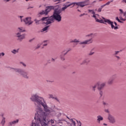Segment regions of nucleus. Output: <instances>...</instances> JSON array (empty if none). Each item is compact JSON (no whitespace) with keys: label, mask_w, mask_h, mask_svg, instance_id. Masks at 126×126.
Listing matches in <instances>:
<instances>
[{"label":"nucleus","mask_w":126,"mask_h":126,"mask_svg":"<svg viewBox=\"0 0 126 126\" xmlns=\"http://www.w3.org/2000/svg\"><path fill=\"white\" fill-rule=\"evenodd\" d=\"M51 113V108L48 107L45 99L40 104L39 107H36L34 119L32 120L31 126H48L46 119Z\"/></svg>","instance_id":"obj_1"},{"label":"nucleus","mask_w":126,"mask_h":126,"mask_svg":"<svg viewBox=\"0 0 126 126\" xmlns=\"http://www.w3.org/2000/svg\"><path fill=\"white\" fill-rule=\"evenodd\" d=\"M62 11H63V10L57 9L54 11L52 16H51L50 17H43L41 19V21L43 23L46 24V25L54 23V22H55V20H56V21H58V22H61L62 21V16H61Z\"/></svg>","instance_id":"obj_2"},{"label":"nucleus","mask_w":126,"mask_h":126,"mask_svg":"<svg viewBox=\"0 0 126 126\" xmlns=\"http://www.w3.org/2000/svg\"><path fill=\"white\" fill-rule=\"evenodd\" d=\"M88 4H90V0H85L83 1L72 3H70V2H66L63 4V6H64V7H62L61 10H62V11H64L67 7H69V6H71V5H73L72 7H73V6H76L77 8H78V7H84V6L88 5Z\"/></svg>","instance_id":"obj_3"},{"label":"nucleus","mask_w":126,"mask_h":126,"mask_svg":"<svg viewBox=\"0 0 126 126\" xmlns=\"http://www.w3.org/2000/svg\"><path fill=\"white\" fill-rule=\"evenodd\" d=\"M31 100L32 101V102H34V104L37 108L40 106V104L44 102V98L41 96H39V95L36 94H33L31 97Z\"/></svg>","instance_id":"obj_4"},{"label":"nucleus","mask_w":126,"mask_h":126,"mask_svg":"<svg viewBox=\"0 0 126 126\" xmlns=\"http://www.w3.org/2000/svg\"><path fill=\"white\" fill-rule=\"evenodd\" d=\"M11 71H15V72H18L23 76V77H24V78H27V79H28L29 78V75H28V72H26L25 71L19 68H11Z\"/></svg>","instance_id":"obj_5"},{"label":"nucleus","mask_w":126,"mask_h":126,"mask_svg":"<svg viewBox=\"0 0 126 126\" xmlns=\"http://www.w3.org/2000/svg\"><path fill=\"white\" fill-rule=\"evenodd\" d=\"M17 31H18L20 32H18L17 33H16V37L18 38V40H19V41H22L23 39L25 38V35L21 34V33H21V32H25V30L24 29V28L22 27L18 28V29H17Z\"/></svg>","instance_id":"obj_6"},{"label":"nucleus","mask_w":126,"mask_h":126,"mask_svg":"<svg viewBox=\"0 0 126 126\" xmlns=\"http://www.w3.org/2000/svg\"><path fill=\"white\" fill-rule=\"evenodd\" d=\"M94 36H95V34L93 33H91L90 34L86 35V37H91V38L90 39L85 40V41L80 42V45H88L89 44H91L93 43V38H94Z\"/></svg>","instance_id":"obj_7"},{"label":"nucleus","mask_w":126,"mask_h":126,"mask_svg":"<svg viewBox=\"0 0 126 126\" xmlns=\"http://www.w3.org/2000/svg\"><path fill=\"white\" fill-rule=\"evenodd\" d=\"M89 12H91L92 14H93L92 16V17L94 18L96 22H99V23H103V24H105V23L103 22V20H99V18H100V15L99 14H97L95 13V12L94 11V10H88Z\"/></svg>","instance_id":"obj_8"},{"label":"nucleus","mask_w":126,"mask_h":126,"mask_svg":"<svg viewBox=\"0 0 126 126\" xmlns=\"http://www.w3.org/2000/svg\"><path fill=\"white\" fill-rule=\"evenodd\" d=\"M102 19H103L104 22H105V23H108L109 25H111L112 29H114V30H117V29H119V27L117 26L115 27L114 25V22H113L111 20L106 19L104 17H102Z\"/></svg>","instance_id":"obj_9"},{"label":"nucleus","mask_w":126,"mask_h":126,"mask_svg":"<svg viewBox=\"0 0 126 126\" xmlns=\"http://www.w3.org/2000/svg\"><path fill=\"white\" fill-rule=\"evenodd\" d=\"M54 8H55L54 6H48L45 10H43L39 12V14L40 15H47L51 11V9H54Z\"/></svg>","instance_id":"obj_10"},{"label":"nucleus","mask_w":126,"mask_h":126,"mask_svg":"<svg viewBox=\"0 0 126 126\" xmlns=\"http://www.w3.org/2000/svg\"><path fill=\"white\" fill-rule=\"evenodd\" d=\"M69 51H71V49L70 48L68 50H64L61 53L60 55V58L61 60V61L65 60V58H64V56H65V55L67 54V53H68Z\"/></svg>","instance_id":"obj_11"},{"label":"nucleus","mask_w":126,"mask_h":126,"mask_svg":"<svg viewBox=\"0 0 126 126\" xmlns=\"http://www.w3.org/2000/svg\"><path fill=\"white\" fill-rule=\"evenodd\" d=\"M108 120L111 124H115V123H116V119H115V117L111 114L108 115Z\"/></svg>","instance_id":"obj_12"},{"label":"nucleus","mask_w":126,"mask_h":126,"mask_svg":"<svg viewBox=\"0 0 126 126\" xmlns=\"http://www.w3.org/2000/svg\"><path fill=\"white\" fill-rule=\"evenodd\" d=\"M24 22H25V24L27 25H31L33 23L31 21V17H27L25 19L23 20Z\"/></svg>","instance_id":"obj_13"},{"label":"nucleus","mask_w":126,"mask_h":126,"mask_svg":"<svg viewBox=\"0 0 126 126\" xmlns=\"http://www.w3.org/2000/svg\"><path fill=\"white\" fill-rule=\"evenodd\" d=\"M96 85L98 86V90L101 91L102 89H103V88H104V87H105V85H106V84L104 83L100 84V82H98L96 83Z\"/></svg>","instance_id":"obj_14"},{"label":"nucleus","mask_w":126,"mask_h":126,"mask_svg":"<svg viewBox=\"0 0 126 126\" xmlns=\"http://www.w3.org/2000/svg\"><path fill=\"white\" fill-rule=\"evenodd\" d=\"M116 75L112 76L108 81V84H112V83H113V81H114V79H116Z\"/></svg>","instance_id":"obj_15"},{"label":"nucleus","mask_w":126,"mask_h":126,"mask_svg":"<svg viewBox=\"0 0 126 126\" xmlns=\"http://www.w3.org/2000/svg\"><path fill=\"white\" fill-rule=\"evenodd\" d=\"M123 16L124 17H125V18H123V17L122 16H120L119 18L120 19V20H122V21H126V11L124 12V13H123Z\"/></svg>","instance_id":"obj_16"},{"label":"nucleus","mask_w":126,"mask_h":126,"mask_svg":"<svg viewBox=\"0 0 126 126\" xmlns=\"http://www.w3.org/2000/svg\"><path fill=\"white\" fill-rule=\"evenodd\" d=\"M89 63H90V60H89V59H85L80 63V64H88Z\"/></svg>","instance_id":"obj_17"},{"label":"nucleus","mask_w":126,"mask_h":126,"mask_svg":"<svg viewBox=\"0 0 126 126\" xmlns=\"http://www.w3.org/2000/svg\"><path fill=\"white\" fill-rule=\"evenodd\" d=\"M103 120H104V119L103 118V117L100 115H98L97 116V121L98 124H100V122H101V121H103Z\"/></svg>","instance_id":"obj_18"},{"label":"nucleus","mask_w":126,"mask_h":126,"mask_svg":"<svg viewBox=\"0 0 126 126\" xmlns=\"http://www.w3.org/2000/svg\"><path fill=\"white\" fill-rule=\"evenodd\" d=\"M49 27H50V26H47L44 27L41 30V32H48V30H49Z\"/></svg>","instance_id":"obj_19"},{"label":"nucleus","mask_w":126,"mask_h":126,"mask_svg":"<svg viewBox=\"0 0 126 126\" xmlns=\"http://www.w3.org/2000/svg\"><path fill=\"white\" fill-rule=\"evenodd\" d=\"M70 122L71 123V126H76V124L75 123V120L70 119Z\"/></svg>","instance_id":"obj_20"},{"label":"nucleus","mask_w":126,"mask_h":126,"mask_svg":"<svg viewBox=\"0 0 126 126\" xmlns=\"http://www.w3.org/2000/svg\"><path fill=\"white\" fill-rule=\"evenodd\" d=\"M18 122H19V120L18 119H17L16 120L10 122L9 124L10 126H12V125H16V124H18Z\"/></svg>","instance_id":"obj_21"},{"label":"nucleus","mask_w":126,"mask_h":126,"mask_svg":"<svg viewBox=\"0 0 126 126\" xmlns=\"http://www.w3.org/2000/svg\"><path fill=\"white\" fill-rule=\"evenodd\" d=\"M48 98L49 99H51V98H52V99H55V100H57V101H58V98L57 97H55V96H54V95L53 94H48Z\"/></svg>","instance_id":"obj_22"},{"label":"nucleus","mask_w":126,"mask_h":126,"mask_svg":"<svg viewBox=\"0 0 126 126\" xmlns=\"http://www.w3.org/2000/svg\"><path fill=\"white\" fill-rule=\"evenodd\" d=\"M59 112H57L55 114V116L57 117V118H60L62 116V113L60 112V110H58Z\"/></svg>","instance_id":"obj_23"},{"label":"nucleus","mask_w":126,"mask_h":126,"mask_svg":"<svg viewBox=\"0 0 126 126\" xmlns=\"http://www.w3.org/2000/svg\"><path fill=\"white\" fill-rule=\"evenodd\" d=\"M80 41H79V39H75L72 41H70V43H79Z\"/></svg>","instance_id":"obj_24"},{"label":"nucleus","mask_w":126,"mask_h":126,"mask_svg":"<svg viewBox=\"0 0 126 126\" xmlns=\"http://www.w3.org/2000/svg\"><path fill=\"white\" fill-rule=\"evenodd\" d=\"M19 51V49H17V50L14 49L11 51V53L15 55V54H17V53H18Z\"/></svg>","instance_id":"obj_25"},{"label":"nucleus","mask_w":126,"mask_h":126,"mask_svg":"<svg viewBox=\"0 0 126 126\" xmlns=\"http://www.w3.org/2000/svg\"><path fill=\"white\" fill-rule=\"evenodd\" d=\"M42 44L43 45V46H47L48 45V41L47 40L44 41L42 43Z\"/></svg>","instance_id":"obj_26"},{"label":"nucleus","mask_w":126,"mask_h":126,"mask_svg":"<svg viewBox=\"0 0 126 126\" xmlns=\"http://www.w3.org/2000/svg\"><path fill=\"white\" fill-rule=\"evenodd\" d=\"M119 11L120 12V16H122V15L124 13V10H123L122 9H119Z\"/></svg>","instance_id":"obj_27"},{"label":"nucleus","mask_w":126,"mask_h":126,"mask_svg":"<svg viewBox=\"0 0 126 126\" xmlns=\"http://www.w3.org/2000/svg\"><path fill=\"white\" fill-rule=\"evenodd\" d=\"M5 123V118H3L2 121L1 122V125H2V126H3V125H4V124Z\"/></svg>","instance_id":"obj_28"},{"label":"nucleus","mask_w":126,"mask_h":126,"mask_svg":"<svg viewBox=\"0 0 126 126\" xmlns=\"http://www.w3.org/2000/svg\"><path fill=\"white\" fill-rule=\"evenodd\" d=\"M97 86H98V85H97V84L96 85L92 86V89H93V91H95V89L96 88V87H97Z\"/></svg>","instance_id":"obj_29"},{"label":"nucleus","mask_w":126,"mask_h":126,"mask_svg":"<svg viewBox=\"0 0 126 126\" xmlns=\"http://www.w3.org/2000/svg\"><path fill=\"white\" fill-rule=\"evenodd\" d=\"M4 55H5L4 53H3V52L0 53V59H1V58H2V57H4Z\"/></svg>","instance_id":"obj_30"},{"label":"nucleus","mask_w":126,"mask_h":126,"mask_svg":"<svg viewBox=\"0 0 126 126\" xmlns=\"http://www.w3.org/2000/svg\"><path fill=\"white\" fill-rule=\"evenodd\" d=\"M116 20H117V21H118V22H119L120 23H123V22L121 21L120 19H119V17H117L116 18Z\"/></svg>","instance_id":"obj_31"},{"label":"nucleus","mask_w":126,"mask_h":126,"mask_svg":"<svg viewBox=\"0 0 126 126\" xmlns=\"http://www.w3.org/2000/svg\"><path fill=\"white\" fill-rule=\"evenodd\" d=\"M40 47H41V44H37V46L35 47V49L37 50V49H39V48H40Z\"/></svg>","instance_id":"obj_32"},{"label":"nucleus","mask_w":126,"mask_h":126,"mask_svg":"<svg viewBox=\"0 0 126 126\" xmlns=\"http://www.w3.org/2000/svg\"><path fill=\"white\" fill-rule=\"evenodd\" d=\"M121 3H123V4H126V0H122Z\"/></svg>","instance_id":"obj_33"},{"label":"nucleus","mask_w":126,"mask_h":126,"mask_svg":"<svg viewBox=\"0 0 126 126\" xmlns=\"http://www.w3.org/2000/svg\"><path fill=\"white\" fill-rule=\"evenodd\" d=\"M56 60H57V58L54 59V58H52L51 59V62H53V63H55V61H56Z\"/></svg>","instance_id":"obj_34"},{"label":"nucleus","mask_w":126,"mask_h":126,"mask_svg":"<svg viewBox=\"0 0 126 126\" xmlns=\"http://www.w3.org/2000/svg\"><path fill=\"white\" fill-rule=\"evenodd\" d=\"M99 94L100 96L102 97V96H103V92L102 91H100Z\"/></svg>","instance_id":"obj_35"},{"label":"nucleus","mask_w":126,"mask_h":126,"mask_svg":"<svg viewBox=\"0 0 126 126\" xmlns=\"http://www.w3.org/2000/svg\"><path fill=\"white\" fill-rule=\"evenodd\" d=\"M102 11V8H99L98 10H97V12H101Z\"/></svg>","instance_id":"obj_36"},{"label":"nucleus","mask_w":126,"mask_h":126,"mask_svg":"<svg viewBox=\"0 0 126 126\" xmlns=\"http://www.w3.org/2000/svg\"><path fill=\"white\" fill-rule=\"evenodd\" d=\"M110 3H111V1H108L107 2H106L105 4V6L106 5H109V4H110Z\"/></svg>","instance_id":"obj_37"},{"label":"nucleus","mask_w":126,"mask_h":126,"mask_svg":"<svg viewBox=\"0 0 126 126\" xmlns=\"http://www.w3.org/2000/svg\"><path fill=\"white\" fill-rule=\"evenodd\" d=\"M34 21H35L36 24H39V22L40 21L37 20L35 19V20H34Z\"/></svg>","instance_id":"obj_38"},{"label":"nucleus","mask_w":126,"mask_h":126,"mask_svg":"<svg viewBox=\"0 0 126 126\" xmlns=\"http://www.w3.org/2000/svg\"><path fill=\"white\" fill-rule=\"evenodd\" d=\"M103 105H104V106H108V103L106 102H103Z\"/></svg>","instance_id":"obj_39"},{"label":"nucleus","mask_w":126,"mask_h":126,"mask_svg":"<svg viewBox=\"0 0 126 126\" xmlns=\"http://www.w3.org/2000/svg\"><path fill=\"white\" fill-rule=\"evenodd\" d=\"M20 63H21L24 66H26V64L24 63L23 62H21Z\"/></svg>","instance_id":"obj_40"},{"label":"nucleus","mask_w":126,"mask_h":126,"mask_svg":"<svg viewBox=\"0 0 126 126\" xmlns=\"http://www.w3.org/2000/svg\"><path fill=\"white\" fill-rule=\"evenodd\" d=\"M93 54H94V52L91 51V52L89 53V55H90V56H92V55H93Z\"/></svg>","instance_id":"obj_41"},{"label":"nucleus","mask_w":126,"mask_h":126,"mask_svg":"<svg viewBox=\"0 0 126 126\" xmlns=\"http://www.w3.org/2000/svg\"><path fill=\"white\" fill-rule=\"evenodd\" d=\"M51 124H54V123H55V121H54V120L53 119H51L50 121Z\"/></svg>","instance_id":"obj_42"},{"label":"nucleus","mask_w":126,"mask_h":126,"mask_svg":"<svg viewBox=\"0 0 126 126\" xmlns=\"http://www.w3.org/2000/svg\"><path fill=\"white\" fill-rule=\"evenodd\" d=\"M104 6H106L105 4H104L101 5V6H100V8H101V9H102V8H103V7H104Z\"/></svg>","instance_id":"obj_43"},{"label":"nucleus","mask_w":126,"mask_h":126,"mask_svg":"<svg viewBox=\"0 0 126 126\" xmlns=\"http://www.w3.org/2000/svg\"><path fill=\"white\" fill-rule=\"evenodd\" d=\"M119 53H120V51H115L114 55H118V54H119Z\"/></svg>","instance_id":"obj_44"},{"label":"nucleus","mask_w":126,"mask_h":126,"mask_svg":"<svg viewBox=\"0 0 126 126\" xmlns=\"http://www.w3.org/2000/svg\"><path fill=\"white\" fill-rule=\"evenodd\" d=\"M58 124L59 125V126H63V122H59L58 123Z\"/></svg>","instance_id":"obj_45"},{"label":"nucleus","mask_w":126,"mask_h":126,"mask_svg":"<svg viewBox=\"0 0 126 126\" xmlns=\"http://www.w3.org/2000/svg\"><path fill=\"white\" fill-rule=\"evenodd\" d=\"M116 58H117L118 59V60H120L121 59V58H120V57L118 56H115Z\"/></svg>","instance_id":"obj_46"},{"label":"nucleus","mask_w":126,"mask_h":126,"mask_svg":"<svg viewBox=\"0 0 126 126\" xmlns=\"http://www.w3.org/2000/svg\"><path fill=\"white\" fill-rule=\"evenodd\" d=\"M83 15H85V13L82 14L80 15V17H81V16H83Z\"/></svg>","instance_id":"obj_47"},{"label":"nucleus","mask_w":126,"mask_h":126,"mask_svg":"<svg viewBox=\"0 0 126 126\" xmlns=\"http://www.w3.org/2000/svg\"><path fill=\"white\" fill-rule=\"evenodd\" d=\"M20 18H21V22H22L23 21V20H22V17H23V16H20Z\"/></svg>","instance_id":"obj_48"},{"label":"nucleus","mask_w":126,"mask_h":126,"mask_svg":"<svg viewBox=\"0 0 126 126\" xmlns=\"http://www.w3.org/2000/svg\"><path fill=\"white\" fill-rule=\"evenodd\" d=\"M105 112H106V113H109V110H108V109H105Z\"/></svg>","instance_id":"obj_49"},{"label":"nucleus","mask_w":126,"mask_h":126,"mask_svg":"<svg viewBox=\"0 0 126 126\" xmlns=\"http://www.w3.org/2000/svg\"><path fill=\"white\" fill-rule=\"evenodd\" d=\"M114 24H115V26H118V24H117V23L116 22H114Z\"/></svg>","instance_id":"obj_50"},{"label":"nucleus","mask_w":126,"mask_h":126,"mask_svg":"<svg viewBox=\"0 0 126 126\" xmlns=\"http://www.w3.org/2000/svg\"><path fill=\"white\" fill-rule=\"evenodd\" d=\"M61 0H54V1H60Z\"/></svg>","instance_id":"obj_51"},{"label":"nucleus","mask_w":126,"mask_h":126,"mask_svg":"<svg viewBox=\"0 0 126 126\" xmlns=\"http://www.w3.org/2000/svg\"><path fill=\"white\" fill-rule=\"evenodd\" d=\"M78 126H81V123H79Z\"/></svg>","instance_id":"obj_52"},{"label":"nucleus","mask_w":126,"mask_h":126,"mask_svg":"<svg viewBox=\"0 0 126 126\" xmlns=\"http://www.w3.org/2000/svg\"><path fill=\"white\" fill-rule=\"evenodd\" d=\"M103 0H98V1H103Z\"/></svg>","instance_id":"obj_53"},{"label":"nucleus","mask_w":126,"mask_h":126,"mask_svg":"<svg viewBox=\"0 0 126 126\" xmlns=\"http://www.w3.org/2000/svg\"><path fill=\"white\" fill-rule=\"evenodd\" d=\"M111 1V2H113V1H114V0H110V1Z\"/></svg>","instance_id":"obj_54"},{"label":"nucleus","mask_w":126,"mask_h":126,"mask_svg":"<svg viewBox=\"0 0 126 126\" xmlns=\"http://www.w3.org/2000/svg\"><path fill=\"white\" fill-rule=\"evenodd\" d=\"M103 125H104V126H107V124H106L104 123V124H103Z\"/></svg>","instance_id":"obj_55"},{"label":"nucleus","mask_w":126,"mask_h":126,"mask_svg":"<svg viewBox=\"0 0 126 126\" xmlns=\"http://www.w3.org/2000/svg\"><path fill=\"white\" fill-rule=\"evenodd\" d=\"M93 2H96V0L94 1Z\"/></svg>","instance_id":"obj_56"},{"label":"nucleus","mask_w":126,"mask_h":126,"mask_svg":"<svg viewBox=\"0 0 126 126\" xmlns=\"http://www.w3.org/2000/svg\"><path fill=\"white\" fill-rule=\"evenodd\" d=\"M30 8H33V7H30Z\"/></svg>","instance_id":"obj_57"},{"label":"nucleus","mask_w":126,"mask_h":126,"mask_svg":"<svg viewBox=\"0 0 126 126\" xmlns=\"http://www.w3.org/2000/svg\"><path fill=\"white\" fill-rule=\"evenodd\" d=\"M78 11H79V12H80V10H79V9H78Z\"/></svg>","instance_id":"obj_58"},{"label":"nucleus","mask_w":126,"mask_h":126,"mask_svg":"<svg viewBox=\"0 0 126 126\" xmlns=\"http://www.w3.org/2000/svg\"><path fill=\"white\" fill-rule=\"evenodd\" d=\"M44 48V47H42V49H43Z\"/></svg>","instance_id":"obj_59"},{"label":"nucleus","mask_w":126,"mask_h":126,"mask_svg":"<svg viewBox=\"0 0 126 126\" xmlns=\"http://www.w3.org/2000/svg\"><path fill=\"white\" fill-rule=\"evenodd\" d=\"M67 118H68V119H69V118H68V117H67Z\"/></svg>","instance_id":"obj_60"}]
</instances>
